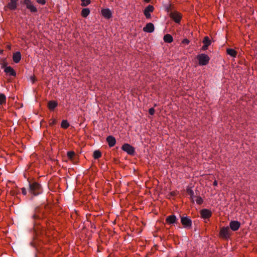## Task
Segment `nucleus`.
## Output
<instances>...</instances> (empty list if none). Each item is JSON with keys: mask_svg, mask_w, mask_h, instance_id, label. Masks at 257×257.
<instances>
[{"mask_svg": "<svg viewBox=\"0 0 257 257\" xmlns=\"http://www.w3.org/2000/svg\"><path fill=\"white\" fill-rule=\"evenodd\" d=\"M200 66L207 65L210 61V57L206 54L201 53L198 54L196 57Z\"/></svg>", "mask_w": 257, "mask_h": 257, "instance_id": "obj_1", "label": "nucleus"}, {"mask_svg": "<svg viewBox=\"0 0 257 257\" xmlns=\"http://www.w3.org/2000/svg\"><path fill=\"white\" fill-rule=\"evenodd\" d=\"M30 192L34 195H37L41 192L40 185L37 183L30 184Z\"/></svg>", "mask_w": 257, "mask_h": 257, "instance_id": "obj_2", "label": "nucleus"}, {"mask_svg": "<svg viewBox=\"0 0 257 257\" xmlns=\"http://www.w3.org/2000/svg\"><path fill=\"white\" fill-rule=\"evenodd\" d=\"M2 68L4 69V71L8 74H9L11 76H16V73L14 70V69L10 67L7 66V63L5 60L2 61Z\"/></svg>", "mask_w": 257, "mask_h": 257, "instance_id": "obj_3", "label": "nucleus"}, {"mask_svg": "<svg viewBox=\"0 0 257 257\" xmlns=\"http://www.w3.org/2000/svg\"><path fill=\"white\" fill-rule=\"evenodd\" d=\"M170 17L177 23H180L182 16L181 14L177 11H173L170 13Z\"/></svg>", "mask_w": 257, "mask_h": 257, "instance_id": "obj_4", "label": "nucleus"}, {"mask_svg": "<svg viewBox=\"0 0 257 257\" xmlns=\"http://www.w3.org/2000/svg\"><path fill=\"white\" fill-rule=\"evenodd\" d=\"M220 235L223 238H226L228 237L230 235L229 228L228 227H222L220 229Z\"/></svg>", "mask_w": 257, "mask_h": 257, "instance_id": "obj_5", "label": "nucleus"}, {"mask_svg": "<svg viewBox=\"0 0 257 257\" xmlns=\"http://www.w3.org/2000/svg\"><path fill=\"white\" fill-rule=\"evenodd\" d=\"M122 149L129 154H133L135 150L134 148L128 144H125L122 146Z\"/></svg>", "mask_w": 257, "mask_h": 257, "instance_id": "obj_6", "label": "nucleus"}, {"mask_svg": "<svg viewBox=\"0 0 257 257\" xmlns=\"http://www.w3.org/2000/svg\"><path fill=\"white\" fill-rule=\"evenodd\" d=\"M154 7L152 5L148 6L144 10V15L147 19H150L151 17V13L154 11Z\"/></svg>", "mask_w": 257, "mask_h": 257, "instance_id": "obj_7", "label": "nucleus"}, {"mask_svg": "<svg viewBox=\"0 0 257 257\" xmlns=\"http://www.w3.org/2000/svg\"><path fill=\"white\" fill-rule=\"evenodd\" d=\"M154 25L152 23H149L143 28V31L146 33H152L154 31Z\"/></svg>", "mask_w": 257, "mask_h": 257, "instance_id": "obj_8", "label": "nucleus"}, {"mask_svg": "<svg viewBox=\"0 0 257 257\" xmlns=\"http://www.w3.org/2000/svg\"><path fill=\"white\" fill-rule=\"evenodd\" d=\"M181 221L184 227H190L191 226V220L187 217H182Z\"/></svg>", "mask_w": 257, "mask_h": 257, "instance_id": "obj_9", "label": "nucleus"}, {"mask_svg": "<svg viewBox=\"0 0 257 257\" xmlns=\"http://www.w3.org/2000/svg\"><path fill=\"white\" fill-rule=\"evenodd\" d=\"M25 4L26 5L27 9H29L31 12H37V8L33 5L30 0H25Z\"/></svg>", "mask_w": 257, "mask_h": 257, "instance_id": "obj_10", "label": "nucleus"}, {"mask_svg": "<svg viewBox=\"0 0 257 257\" xmlns=\"http://www.w3.org/2000/svg\"><path fill=\"white\" fill-rule=\"evenodd\" d=\"M201 217L204 219L209 218L211 215V211L209 209H203L200 211Z\"/></svg>", "mask_w": 257, "mask_h": 257, "instance_id": "obj_11", "label": "nucleus"}, {"mask_svg": "<svg viewBox=\"0 0 257 257\" xmlns=\"http://www.w3.org/2000/svg\"><path fill=\"white\" fill-rule=\"evenodd\" d=\"M101 14L106 19H109L112 17L111 11L109 9H104L101 10Z\"/></svg>", "mask_w": 257, "mask_h": 257, "instance_id": "obj_12", "label": "nucleus"}, {"mask_svg": "<svg viewBox=\"0 0 257 257\" xmlns=\"http://www.w3.org/2000/svg\"><path fill=\"white\" fill-rule=\"evenodd\" d=\"M230 227L233 231H236L238 229L240 226V223L237 221H233L230 222Z\"/></svg>", "mask_w": 257, "mask_h": 257, "instance_id": "obj_13", "label": "nucleus"}, {"mask_svg": "<svg viewBox=\"0 0 257 257\" xmlns=\"http://www.w3.org/2000/svg\"><path fill=\"white\" fill-rule=\"evenodd\" d=\"M203 46L202 47V50H206L207 49L208 47L211 44L210 40L208 37H205L203 40Z\"/></svg>", "mask_w": 257, "mask_h": 257, "instance_id": "obj_14", "label": "nucleus"}, {"mask_svg": "<svg viewBox=\"0 0 257 257\" xmlns=\"http://www.w3.org/2000/svg\"><path fill=\"white\" fill-rule=\"evenodd\" d=\"M22 56L20 52H16L13 55V60L14 62L18 63L21 60Z\"/></svg>", "mask_w": 257, "mask_h": 257, "instance_id": "obj_15", "label": "nucleus"}, {"mask_svg": "<svg viewBox=\"0 0 257 257\" xmlns=\"http://www.w3.org/2000/svg\"><path fill=\"white\" fill-rule=\"evenodd\" d=\"M106 141L110 147L114 146L116 143L115 139L111 136H109L107 137Z\"/></svg>", "mask_w": 257, "mask_h": 257, "instance_id": "obj_16", "label": "nucleus"}, {"mask_svg": "<svg viewBox=\"0 0 257 257\" xmlns=\"http://www.w3.org/2000/svg\"><path fill=\"white\" fill-rule=\"evenodd\" d=\"M18 0H10V2L8 4V8L11 10H14L17 8Z\"/></svg>", "mask_w": 257, "mask_h": 257, "instance_id": "obj_17", "label": "nucleus"}, {"mask_svg": "<svg viewBox=\"0 0 257 257\" xmlns=\"http://www.w3.org/2000/svg\"><path fill=\"white\" fill-rule=\"evenodd\" d=\"M58 105V103L56 101H50L48 103V107L50 110H54Z\"/></svg>", "mask_w": 257, "mask_h": 257, "instance_id": "obj_18", "label": "nucleus"}, {"mask_svg": "<svg viewBox=\"0 0 257 257\" xmlns=\"http://www.w3.org/2000/svg\"><path fill=\"white\" fill-rule=\"evenodd\" d=\"M176 221V216L172 215H170L166 218V221L169 224H173Z\"/></svg>", "mask_w": 257, "mask_h": 257, "instance_id": "obj_19", "label": "nucleus"}, {"mask_svg": "<svg viewBox=\"0 0 257 257\" xmlns=\"http://www.w3.org/2000/svg\"><path fill=\"white\" fill-rule=\"evenodd\" d=\"M226 53L233 58L235 57L237 55V52L235 50L230 48L227 49Z\"/></svg>", "mask_w": 257, "mask_h": 257, "instance_id": "obj_20", "label": "nucleus"}, {"mask_svg": "<svg viewBox=\"0 0 257 257\" xmlns=\"http://www.w3.org/2000/svg\"><path fill=\"white\" fill-rule=\"evenodd\" d=\"M193 202H196L198 204H201L203 203V199L200 196H195L192 197L191 199Z\"/></svg>", "mask_w": 257, "mask_h": 257, "instance_id": "obj_21", "label": "nucleus"}, {"mask_svg": "<svg viewBox=\"0 0 257 257\" xmlns=\"http://www.w3.org/2000/svg\"><path fill=\"white\" fill-rule=\"evenodd\" d=\"M164 41L166 43H170L173 42V38L172 36L170 34H166L164 36Z\"/></svg>", "mask_w": 257, "mask_h": 257, "instance_id": "obj_22", "label": "nucleus"}, {"mask_svg": "<svg viewBox=\"0 0 257 257\" xmlns=\"http://www.w3.org/2000/svg\"><path fill=\"white\" fill-rule=\"evenodd\" d=\"M90 14V10L87 8L82 9L81 11V15L82 17L86 18Z\"/></svg>", "mask_w": 257, "mask_h": 257, "instance_id": "obj_23", "label": "nucleus"}, {"mask_svg": "<svg viewBox=\"0 0 257 257\" xmlns=\"http://www.w3.org/2000/svg\"><path fill=\"white\" fill-rule=\"evenodd\" d=\"M6 97L4 94H0V104L6 103Z\"/></svg>", "mask_w": 257, "mask_h": 257, "instance_id": "obj_24", "label": "nucleus"}, {"mask_svg": "<svg viewBox=\"0 0 257 257\" xmlns=\"http://www.w3.org/2000/svg\"><path fill=\"white\" fill-rule=\"evenodd\" d=\"M61 126L64 128H67L69 126V124L66 120H63L61 122Z\"/></svg>", "mask_w": 257, "mask_h": 257, "instance_id": "obj_25", "label": "nucleus"}, {"mask_svg": "<svg viewBox=\"0 0 257 257\" xmlns=\"http://www.w3.org/2000/svg\"><path fill=\"white\" fill-rule=\"evenodd\" d=\"M101 156V153L99 151H95L93 153V158L95 159L99 158Z\"/></svg>", "mask_w": 257, "mask_h": 257, "instance_id": "obj_26", "label": "nucleus"}, {"mask_svg": "<svg viewBox=\"0 0 257 257\" xmlns=\"http://www.w3.org/2000/svg\"><path fill=\"white\" fill-rule=\"evenodd\" d=\"M81 1L82 2L81 5L82 6H86L90 3V0H81Z\"/></svg>", "mask_w": 257, "mask_h": 257, "instance_id": "obj_27", "label": "nucleus"}, {"mask_svg": "<svg viewBox=\"0 0 257 257\" xmlns=\"http://www.w3.org/2000/svg\"><path fill=\"white\" fill-rule=\"evenodd\" d=\"M74 155V152L70 151L67 153V156L68 158L71 159Z\"/></svg>", "mask_w": 257, "mask_h": 257, "instance_id": "obj_28", "label": "nucleus"}, {"mask_svg": "<svg viewBox=\"0 0 257 257\" xmlns=\"http://www.w3.org/2000/svg\"><path fill=\"white\" fill-rule=\"evenodd\" d=\"M187 191H188V194H189L190 195V198H191V199H192V197L195 196L194 195V192H193V191L192 190H191V189H188V190H187Z\"/></svg>", "mask_w": 257, "mask_h": 257, "instance_id": "obj_29", "label": "nucleus"}, {"mask_svg": "<svg viewBox=\"0 0 257 257\" xmlns=\"http://www.w3.org/2000/svg\"><path fill=\"white\" fill-rule=\"evenodd\" d=\"M155 110L154 108H151L149 110V112L150 114H151V115H154L155 113Z\"/></svg>", "mask_w": 257, "mask_h": 257, "instance_id": "obj_30", "label": "nucleus"}, {"mask_svg": "<svg viewBox=\"0 0 257 257\" xmlns=\"http://www.w3.org/2000/svg\"><path fill=\"white\" fill-rule=\"evenodd\" d=\"M37 2L41 5H44L46 3L45 0H37Z\"/></svg>", "mask_w": 257, "mask_h": 257, "instance_id": "obj_31", "label": "nucleus"}, {"mask_svg": "<svg viewBox=\"0 0 257 257\" xmlns=\"http://www.w3.org/2000/svg\"><path fill=\"white\" fill-rule=\"evenodd\" d=\"M189 41L187 39H184L183 41H182V43L183 44H185L186 45H188L189 44Z\"/></svg>", "mask_w": 257, "mask_h": 257, "instance_id": "obj_32", "label": "nucleus"}, {"mask_svg": "<svg viewBox=\"0 0 257 257\" xmlns=\"http://www.w3.org/2000/svg\"><path fill=\"white\" fill-rule=\"evenodd\" d=\"M22 191L23 194L24 195H26L27 194V191H26V189L23 188H22Z\"/></svg>", "mask_w": 257, "mask_h": 257, "instance_id": "obj_33", "label": "nucleus"}, {"mask_svg": "<svg viewBox=\"0 0 257 257\" xmlns=\"http://www.w3.org/2000/svg\"><path fill=\"white\" fill-rule=\"evenodd\" d=\"M217 184H217V181H216V180H215V181H214V182H213V185H214V186H217Z\"/></svg>", "mask_w": 257, "mask_h": 257, "instance_id": "obj_34", "label": "nucleus"}, {"mask_svg": "<svg viewBox=\"0 0 257 257\" xmlns=\"http://www.w3.org/2000/svg\"><path fill=\"white\" fill-rule=\"evenodd\" d=\"M32 81L34 83L35 81V77H31Z\"/></svg>", "mask_w": 257, "mask_h": 257, "instance_id": "obj_35", "label": "nucleus"}, {"mask_svg": "<svg viewBox=\"0 0 257 257\" xmlns=\"http://www.w3.org/2000/svg\"><path fill=\"white\" fill-rule=\"evenodd\" d=\"M55 122H56V120L54 119L53 120V121L51 123V124H54V123H55Z\"/></svg>", "mask_w": 257, "mask_h": 257, "instance_id": "obj_36", "label": "nucleus"}, {"mask_svg": "<svg viewBox=\"0 0 257 257\" xmlns=\"http://www.w3.org/2000/svg\"><path fill=\"white\" fill-rule=\"evenodd\" d=\"M146 2H149L150 0H144Z\"/></svg>", "mask_w": 257, "mask_h": 257, "instance_id": "obj_37", "label": "nucleus"}, {"mask_svg": "<svg viewBox=\"0 0 257 257\" xmlns=\"http://www.w3.org/2000/svg\"><path fill=\"white\" fill-rule=\"evenodd\" d=\"M2 52H3V50H1V51H0V54H1Z\"/></svg>", "mask_w": 257, "mask_h": 257, "instance_id": "obj_38", "label": "nucleus"}, {"mask_svg": "<svg viewBox=\"0 0 257 257\" xmlns=\"http://www.w3.org/2000/svg\"><path fill=\"white\" fill-rule=\"evenodd\" d=\"M8 48H9V49H10V48H11V47H10V46H8Z\"/></svg>", "mask_w": 257, "mask_h": 257, "instance_id": "obj_39", "label": "nucleus"}]
</instances>
